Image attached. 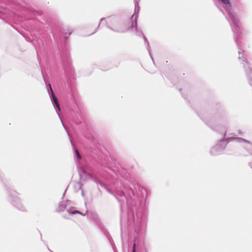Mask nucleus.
Masks as SVG:
<instances>
[{
    "label": "nucleus",
    "mask_w": 252,
    "mask_h": 252,
    "mask_svg": "<svg viewBox=\"0 0 252 252\" xmlns=\"http://www.w3.org/2000/svg\"><path fill=\"white\" fill-rule=\"evenodd\" d=\"M75 153H76V155L77 157H78V158L79 159H81V156L79 154V153L77 150H75Z\"/></svg>",
    "instance_id": "3"
},
{
    "label": "nucleus",
    "mask_w": 252,
    "mask_h": 252,
    "mask_svg": "<svg viewBox=\"0 0 252 252\" xmlns=\"http://www.w3.org/2000/svg\"><path fill=\"white\" fill-rule=\"evenodd\" d=\"M49 87L50 88V90L52 92V96H53V100H54V102L57 108V109H58L59 111H60L61 109H60V105H59V103L58 101V99L57 98V97L55 96L54 94V92L52 90V89L51 88V85L49 84Z\"/></svg>",
    "instance_id": "2"
},
{
    "label": "nucleus",
    "mask_w": 252,
    "mask_h": 252,
    "mask_svg": "<svg viewBox=\"0 0 252 252\" xmlns=\"http://www.w3.org/2000/svg\"><path fill=\"white\" fill-rule=\"evenodd\" d=\"M222 2H223L224 4H229V0H220Z\"/></svg>",
    "instance_id": "4"
},
{
    "label": "nucleus",
    "mask_w": 252,
    "mask_h": 252,
    "mask_svg": "<svg viewBox=\"0 0 252 252\" xmlns=\"http://www.w3.org/2000/svg\"><path fill=\"white\" fill-rule=\"evenodd\" d=\"M132 252H136V244L134 243L133 246Z\"/></svg>",
    "instance_id": "5"
},
{
    "label": "nucleus",
    "mask_w": 252,
    "mask_h": 252,
    "mask_svg": "<svg viewBox=\"0 0 252 252\" xmlns=\"http://www.w3.org/2000/svg\"><path fill=\"white\" fill-rule=\"evenodd\" d=\"M137 15L133 14L131 17L128 19L124 24V32L135 31L137 29Z\"/></svg>",
    "instance_id": "1"
},
{
    "label": "nucleus",
    "mask_w": 252,
    "mask_h": 252,
    "mask_svg": "<svg viewBox=\"0 0 252 252\" xmlns=\"http://www.w3.org/2000/svg\"><path fill=\"white\" fill-rule=\"evenodd\" d=\"M71 33V32H70V31H69L68 32H64L65 35L68 34V35H69Z\"/></svg>",
    "instance_id": "6"
},
{
    "label": "nucleus",
    "mask_w": 252,
    "mask_h": 252,
    "mask_svg": "<svg viewBox=\"0 0 252 252\" xmlns=\"http://www.w3.org/2000/svg\"><path fill=\"white\" fill-rule=\"evenodd\" d=\"M76 213H79L80 214V212L78 211H75L74 212H73V214H76Z\"/></svg>",
    "instance_id": "7"
}]
</instances>
